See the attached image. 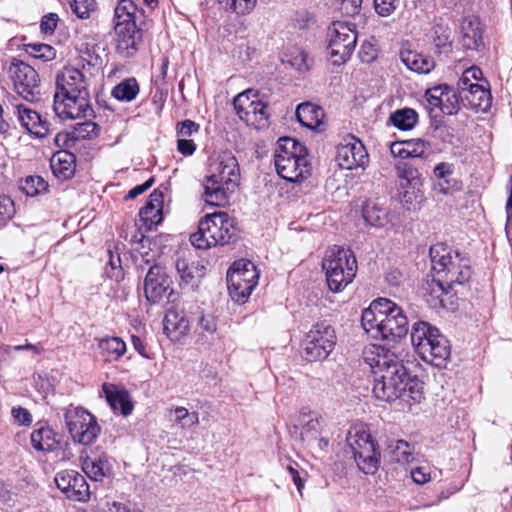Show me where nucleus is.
I'll return each mask as SVG.
<instances>
[{"mask_svg":"<svg viewBox=\"0 0 512 512\" xmlns=\"http://www.w3.org/2000/svg\"><path fill=\"white\" fill-rule=\"evenodd\" d=\"M83 472L93 481H102L112 473V466L106 454H100L96 457H85L81 459Z\"/></svg>","mask_w":512,"mask_h":512,"instance_id":"31","label":"nucleus"},{"mask_svg":"<svg viewBox=\"0 0 512 512\" xmlns=\"http://www.w3.org/2000/svg\"><path fill=\"white\" fill-rule=\"evenodd\" d=\"M175 268L179 275L181 285L194 286L199 278L204 275V266L194 261L190 254L186 255L183 253L179 255L176 262Z\"/></svg>","mask_w":512,"mask_h":512,"instance_id":"29","label":"nucleus"},{"mask_svg":"<svg viewBox=\"0 0 512 512\" xmlns=\"http://www.w3.org/2000/svg\"><path fill=\"white\" fill-rule=\"evenodd\" d=\"M473 21H464L462 25V31L464 38L468 39V43L466 44L470 47L472 44L477 45L478 41L481 39V33L478 28V23H476V28H473Z\"/></svg>","mask_w":512,"mask_h":512,"instance_id":"55","label":"nucleus"},{"mask_svg":"<svg viewBox=\"0 0 512 512\" xmlns=\"http://www.w3.org/2000/svg\"><path fill=\"white\" fill-rule=\"evenodd\" d=\"M363 0H337V7L343 15L356 16L360 13Z\"/></svg>","mask_w":512,"mask_h":512,"instance_id":"54","label":"nucleus"},{"mask_svg":"<svg viewBox=\"0 0 512 512\" xmlns=\"http://www.w3.org/2000/svg\"><path fill=\"white\" fill-rule=\"evenodd\" d=\"M11 416L16 423L22 426H29L33 421L31 413L21 406L13 407Z\"/></svg>","mask_w":512,"mask_h":512,"instance_id":"60","label":"nucleus"},{"mask_svg":"<svg viewBox=\"0 0 512 512\" xmlns=\"http://www.w3.org/2000/svg\"><path fill=\"white\" fill-rule=\"evenodd\" d=\"M170 412L174 415V422L182 429H190L199 424L198 412H189L183 406L172 408Z\"/></svg>","mask_w":512,"mask_h":512,"instance_id":"45","label":"nucleus"},{"mask_svg":"<svg viewBox=\"0 0 512 512\" xmlns=\"http://www.w3.org/2000/svg\"><path fill=\"white\" fill-rule=\"evenodd\" d=\"M433 43L439 53H447L451 50L450 34L442 27L434 29Z\"/></svg>","mask_w":512,"mask_h":512,"instance_id":"51","label":"nucleus"},{"mask_svg":"<svg viewBox=\"0 0 512 512\" xmlns=\"http://www.w3.org/2000/svg\"><path fill=\"white\" fill-rule=\"evenodd\" d=\"M346 441L353 452L359 470L367 475H374L379 469L380 451L367 427L363 424L352 426Z\"/></svg>","mask_w":512,"mask_h":512,"instance_id":"8","label":"nucleus"},{"mask_svg":"<svg viewBox=\"0 0 512 512\" xmlns=\"http://www.w3.org/2000/svg\"><path fill=\"white\" fill-rule=\"evenodd\" d=\"M390 152H391L392 156L395 158V161L396 160L409 161L408 159L411 158L410 154L408 153V149L406 147L405 141H399V142L392 143L390 146Z\"/></svg>","mask_w":512,"mask_h":512,"instance_id":"61","label":"nucleus"},{"mask_svg":"<svg viewBox=\"0 0 512 512\" xmlns=\"http://www.w3.org/2000/svg\"><path fill=\"white\" fill-rule=\"evenodd\" d=\"M440 337L445 336L441 334L437 328L430 326L427 322L419 321L412 326V345L415 352L427 363L429 360H434L432 350L436 346L435 344L440 341Z\"/></svg>","mask_w":512,"mask_h":512,"instance_id":"18","label":"nucleus"},{"mask_svg":"<svg viewBox=\"0 0 512 512\" xmlns=\"http://www.w3.org/2000/svg\"><path fill=\"white\" fill-rule=\"evenodd\" d=\"M26 50L32 57L43 61L53 60L56 56V50L52 46L44 43H30L27 45Z\"/></svg>","mask_w":512,"mask_h":512,"instance_id":"50","label":"nucleus"},{"mask_svg":"<svg viewBox=\"0 0 512 512\" xmlns=\"http://www.w3.org/2000/svg\"><path fill=\"white\" fill-rule=\"evenodd\" d=\"M259 274L256 266L248 260H238L227 272V286L231 299L245 303L256 287Z\"/></svg>","mask_w":512,"mask_h":512,"instance_id":"10","label":"nucleus"},{"mask_svg":"<svg viewBox=\"0 0 512 512\" xmlns=\"http://www.w3.org/2000/svg\"><path fill=\"white\" fill-rule=\"evenodd\" d=\"M364 354L373 373L372 391L377 399L390 402L403 398L408 403H420L424 399L423 383L409 376L402 360L394 352L372 345Z\"/></svg>","mask_w":512,"mask_h":512,"instance_id":"1","label":"nucleus"},{"mask_svg":"<svg viewBox=\"0 0 512 512\" xmlns=\"http://www.w3.org/2000/svg\"><path fill=\"white\" fill-rule=\"evenodd\" d=\"M116 52L124 58L133 57L139 50L142 41V30L136 23H126L124 26L114 25Z\"/></svg>","mask_w":512,"mask_h":512,"instance_id":"21","label":"nucleus"},{"mask_svg":"<svg viewBox=\"0 0 512 512\" xmlns=\"http://www.w3.org/2000/svg\"><path fill=\"white\" fill-rule=\"evenodd\" d=\"M362 217L364 221L376 228H387L394 225L393 215L378 201L369 199L362 206Z\"/></svg>","mask_w":512,"mask_h":512,"instance_id":"27","label":"nucleus"},{"mask_svg":"<svg viewBox=\"0 0 512 512\" xmlns=\"http://www.w3.org/2000/svg\"><path fill=\"white\" fill-rule=\"evenodd\" d=\"M177 150L183 156H191L196 151V144L187 138H178Z\"/></svg>","mask_w":512,"mask_h":512,"instance_id":"63","label":"nucleus"},{"mask_svg":"<svg viewBox=\"0 0 512 512\" xmlns=\"http://www.w3.org/2000/svg\"><path fill=\"white\" fill-rule=\"evenodd\" d=\"M408 153L411 158L422 157L427 150V143L422 139H411L405 141Z\"/></svg>","mask_w":512,"mask_h":512,"instance_id":"58","label":"nucleus"},{"mask_svg":"<svg viewBox=\"0 0 512 512\" xmlns=\"http://www.w3.org/2000/svg\"><path fill=\"white\" fill-rule=\"evenodd\" d=\"M99 127L95 122L84 121L77 123L74 128V135L77 139H90L98 135Z\"/></svg>","mask_w":512,"mask_h":512,"instance_id":"52","label":"nucleus"},{"mask_svg":"<svg viewBox=\"0 0 512 512\" xmlns=\"http://www.w3.org/2000/svg\"><path fill=\"white\" fill-rule=\"evenodd\" d=\"M400 0H373L377 14L382 17L390 16L398 7Z\"/></svg>","mask_w":512,"mask_h":512,"instance_id":"56","label":"nucleus"},{"mask_svg":"<svg viewBox=\"0 0 512 512\" xmlns=\"http://www.w3.org/2000/svg\"><path fill=\"white\" fill-rule=\"evenodd\" d=\"M164 332L173 341L180 340L189 331V320L183 311L169 309L163 320Z\"/></svg>","mask_w":512,"mask_h":512,"instance_id":"30","label":"nucleus"},{"mask_svg":"<svg viewBox=\"0 0 512 512\" xmlns=\"http://www.w3.org/2000/svg\"><path fill=\"white\" fill-rule=\"evenodd\" d=\"M98 348L105 361L112 362L120 359L126 352V343L116 336L99 340Z\"/></svg>","mask_w":512,"mask_h":512,"instance_id":"37","label":"nucleus"},{"mask_svg":"<svg viewBox=\"0 0 512 512\" xmlns=\"http://www.w3.org/2000/svg\"><path fill=\"white\" fill-rule=\"evenodd\" d=\"M65 422L73 441L82 445H90L100 433L96 418L82 407L67 409Z\"/></svg>","mask_w":512,"mask_h":512,"instance_id":"15","label":"nucleus"},{"mask_svg":"<svg viewBox=\"0 0 512 512\" xmlns=\"http://www.w3.org/2000/svg\"><path fill=\"white\" fill-rule=\"evenodd\" d=\"M139 84L133 77L126 78L117 84L111 92V95L122 102H131L139 93Z\"/></svg>","mask_w":512,"mask_h":512,"instance_id":"41","label":"nucleus"},{"mask_svg":"<svg viewBox=\"0 0 512 512\" xmlns=\"http://www.w3.org/2000/svg\"><path fill=\"white\" fill-rule=\"evenodd\" d=\"M53 108L61 120H73L93 114L89 91L72 95H54Z\"/></svg>","mask_w":512,"mask_h":512,"instance_id":"16","label":"nucleus"},{"mask_svg":"<svg viewBox=\"0 0 512 512\" xmlns=\"http://www.w3.org/2000/svg\"><path fill=\"white\" fill-rule=\"evenodd\" d=\"M21 190L27 195V196H37L41 193H44L47 191L48 184L42 178L41 176H27L22 182H21Z\"/></svg>","mask_w":512,"mask_h":512,"instance_id":"47","label":"nucleus"},{"mask_svg":"<svg viewBox=\"0 0 512 512\" xmlns=\"http://www.w3.org/2000/svg\"><path fill=\"white\" fill-rule=\"evenodd\" d=\"M171 281L165 269L160 265L149 268L144 280V293L148 302L159 303L170 289Z\"/></svg>","mask_w":512,"mask_h":512,"instance_id":"22","label":"nucleus"},{"mask_svg":"<svg viewBox=\"0 0 512 512\" xmlns=\"http://www.w3.org/2000/svg\"><path fill=\"white\" fill-rule=\"evenodd\" d=\"M464 106L476 112H487L492 105V95L489 82L485 79L475 82L474 87L459 95Z\"/></svg>","mask_w":512,"mask_h":512,"instance_id":"25","label":"nucleus"},{"mask_svg":"<svg viewBox=\"0 0 512 512\" xmlns=\"http://www.w3.org/2000/svg\"><path fill=\"white\" fill-rule=\"evenodd\" d=\"M217 2L227 11L246 15L255 8L257 0H217Z\"/></svg>","mask_w":512,"mask_h":512,"instance_id":"49","label":"nucleus"},{"mask_svg":"<svg viewBox=\"0 0 512 512\" xmlns=\"http://www.w3.org/2000/svg\"><path fill=\"white\" fill-rule=\"evenodd\" d=\"M50 167L54 176L59 180L70 179L76 170L75 155L67 150H60L52 155Z\"/></svg>","mask_w":512,"mask_h":512,"instance_id":"33","label":"nucleus"},{"mask_svg":"<svg viewBox=\"0 0 512 512\" xmlns=\"http://www.w3.org/2000/svg\"><path fill=\"white\" fill-rule=\"evenodd\" d=\"M430 258L432 270L451 288L454 284L462 285L471 278L470 260L458 252H452L444 244L431 246Z\"/></svg>","mask_w":512,"mask_h":512,"instance_id":"6","label":"nucleus"},{"mask_svg":"<svg viewBox=\"0 0 512 512\" xmlns=\"http://www.w3.org/2000/svg\"><path fill=\"white\" fill-rule=\"evenodd\" d=\"M328 50L332 63L341 65L352 55L357 43L355 25L345 21H335L329 28Z\"/></svg>","mask_w":512,"mask_h":512,"instance_id":"13","label":"nucleus"},{"mask_svg":"<svg viewBox=\"0 0 512 512\" xmlns=\"http://www.w3.org/2000/svg\"><path fill=\"white\" fill-rule=\"evenodd\" d=\"M238 227L235 218L227 212L218 211L207 214L200 220L198 231L191 234L190 242L200 250H207L218 245H227L235 241Z\"/></svg>","mask_w":512,"mask_h":512,"instance_id":"4","label":"nucleus"},{"mask_svg":"<svg viewBox=\"0 0 512 512\" xmlns=\"http://www.w3.org/2000/svg\"><path fill=\"white\" fill-rule=\"evenodd\" d=\"M445 284L446 283L440 276H437V278L433 277L426 281L423 289L430 297V299H427V302H429L431 306L437 307L438 305H443L442 296L446 293Z\"/></svg>","mask_w":512,"mask_h":512,"instance_id":"42","label":"nucleus"},{"mask_svg":"<svg viewBox=\"0 0 512 512\" xmlns=\"http://www.w3.org/2000/svg\"><path fill=\"white\" fill-rule=\"evenodd\" d=\"M320 429V421L317 417L309 419L302 427L301 437L303 440L311 441L313 437L317 436Z\"/></svg>","mask_w":512,"mask_h":512,"instance_id":"59","label":"nucleus"},{"mask_svg":"<svg viewBox=\"0 0 512 512\" xmlns=\"http://www.w3.org/2000/svg\"><path fill=\"white\" fill-rule=\"evenodd\" d=\"M72 12L80 19H88L97 9L95 0H66Z\"/></svg>","mask_w":512,"mask_h":512,"instance_id":"48","label":"nucleus"},{"mask_svg":"<svg viewBox=\"0 0 512 512\" xmlns=\"http://www.w3.org/2000/svg\"><path fill=\"white\" fill-rule=\"evenodd\" d=\"M361 324L374 339L395 341L408 333V319L402 308L387 298L372 301L362 312Z\"/></svg>","mask_w":512,"mask_h":512,"instance_id":"2","label":"nucleus"},{"mask_svg":"<svg viewBox=\"0 0 512 512\" xmlns=\"http://www.w3.org/2000/svg\"><path fill=\"white\" fill-rule=\"evenodd\" d=\"M418 115L413 109L397 110L390 116V121L401 130H410L417 123Z\"/></svg>","mask_w":512,"mask_h":512,"instance_id":"44","label":"nucleus"},{"mask_svg":"<svg viewBox=\"0 0 512 512\" xmlns=\"http://www.w3.org/2000/svg\"><path fill=\"white\" fill-rule=\"evenodd\" d=\"M233 105L239 118L247 125L256 129L268 125V104L260 98L258 91L247 89L239 93L234 98Z\"/></svg>","mask_w":512,"mask_h":512,"instance_id":"14","label":"nucleus"},{"mask_svg":"<svg viewBox=\"0 0 512 512\" xmlns=\"http://www.w3.org/2000/svg\"><path fill=\"white\" fill-rule=\"evenodd\" d=\"M435 345L432 350L434 360H429L428 363L438 368H445L451 356L449 340L446 337H440V341Z\"/></svg>","mask_w":512,"mask_h":512,"instance_id":"43","label":"nucleus"},{"mask_svg":"<svg viewBox=\"0 0 512 512\" xmlns=\"http://www.w3.org/2000/svg\"><path fill=\"white\" fill-rule=\"evenodd\" d=\"M425 96L431 111L438 109L443 114L454 115L459 110V94L446 84L427 89Z\"/></svg>","mask_w":512,"mask_h":512,"instance_id":"20","label":"nucleus"},{"mask_svg":"<svg viewBox=\"0 0 512 512\" xmlns=\"http://www.w3.org/2000/svg\"><path fill=\"white\" fill-rule=\"evenodd\" d=\"M346 441L353 452L359 470L367 475H374L379 469L380 451L367 427L363 424L352 426Z\"/></svg>","mask_w":512,"mask_h":512,"instance_id":"9","label":"nucleus"},{"mask_svg":"<svg viewBox=\"0 0 512 512\" xmlns=\"http://www.w3.org/2000/svg\"><path fill=\"white\" fill-rule=\"evenodd\" d=\"M240 170L237 159L231 153L220 154L210 166V175L204 183V201L221 207L228 203L230 195L238 187Z\"/></svg>","mask_w":512,"mask_h":512,"instance_id":"3","label":"nucleus"},{"mask_svg":"<svg viewBox=\"0 0 512 512\" xmlns=\"http://www.w3.org/2000/svg\"><path fill=\"white\" fill-rule=\"evenodd\" d=\"M401 62L411 71L419 74H428L435 67L432 57L416 51L401 50L399 54Z\"/></svg>","mask_w":512,"mask_h":512,"instance_id":"34","label":"nucleus"},{"mask_svg":"<svg viewBox=\"0 0 512 512\" xmlns=\"http://www.w3.org/2000/svg\"><path fill=\"white\" fill-rule=\"evenodd\" d=\"M7 75L13 84L14 91L28 102L40 99V77L38 72L29 64L15 57L11 58Z\"/></svg>","mask_w":512,"mask_h":512,"instance_id":"12","label":"nucleus"},{"mask_svg":"<svg viewBox=\"0 0 512 512\" xmlns=\"http://www.w3.org/2000/svg\"><path fill=\"white\" fill-rule=\"evenodd\" d=\"M386 450L395 462L408 464L414 460V448L404 440H390Z\"/></svg>","mask_w":512,"mask_h":512,"instance_id":"39","label":"nucleus"},{"mask_svg":"<svg viewBox=\"0 0 512 512\" xmlns=\"http://www.w3.org/2000/svg\"><path fill=\"white\" fill-rule=\"evenodd\" d=\"M337 336L334 327L326 320L314 323L306 333L303 345L309 361L326 359L334 350Z\"/></svg>","mask_w":512,"mask_h":512,"instance_id":"11","label":"nucleus"},{"mask_svg":"<svg viewBox=\"0 0 512 512\" xmlns=\"http://www.w3.org/2000/svg\"><path fill=\"white\" fill-rule=\"evenodd\" d=\"M198 325L202 329V331H205L209 334H213L217 329V323L214 316L207 314L202 315L199 318Z\"/></svg>","mask_w":512,"mask_h":512,"instance_id":"64","label":"nucleus"},{"mask_svg":"<svg viewBox=\"0 0 512 512\" xmlns=\"http://www.w3.org/2000/svg\"><path fill=\"white\" fill-rule=\"evenodd\" d=\"M274 164L278 175L289 182H300L310 175L306 147L294 138L277 141Z\"/></svg>","mask_w":512,"mask_h":512,"instance_id":"5","label":"nucleus"},{"mask_svg":"<svg viewBox=\"0 0 512 512\" xmlns=\"http://www.w3.org/2000/svg\"><path fill=\"white\" fill-rule=\"evenodd\" d=\"M336 161L342 169H364L369 163V155L364 144L350 135L337 146Z\"/></svg>","mask_w":512,"mask_h":512,"instance_id":"17","label":"nucleus"},{"mask_svg":"<svg viewBox=\"0 0 512 512\" xmlns=\"http://www.w3.org/2000/svg\"><path fill=\"white\" fill-rule=\"evenodd\" d=\"M326 281L332 292H340L349 285L357 273V261L350 249L331 247L322 261Z\"/></svg>","mask_w":512,"mask_h":512,"instance_id":"7","label":"nucleus"},{"mask_svg":"<svg viewBox=\"0 0 512 512\" xmlns=\"http://www.w3.org/2000/svg\"><path fill=\"white\" fill-rule=\"evenodd\" d=\"M14 114L21 126L31 135L37 138H44L49 134V122L43 119L35 110L24 104H17L14 106Z\"/></svg>","mask_w":512,"mask_h":512,"instance_id":"24","label":"nucleus"},{"mask_svg":"<svg viewBox=\"0 0 512 512\" xmlns=\"http://www.w3.org/2000/svg\"><path fill=\"white\" fill-rule=\"evenodd\" d=\"M394 169L402 189H407L410 186L415 187L421 183V174L411 161L396 160Z\"/></svg>","mask_w":512,"mask_h":512,"instance_id":"36","label":"nucleus"},{"mask_svg":"<svg viewBox=\"0 0 512 512\" xmlns=\"http://www.w3.org/2000/svg\"><path fill=\"white\" fill-rule=\"evenodd\" d=\"M482 70L478 67L466 69L457 83L458 94L461 95L474 87L475 82L484 81Z\"/></svg>","mask_w":512,"mask_h":512,"instance_id":"46","label":"nucleus"},{"mask_svg":"<svg viewBox=\"0 0 512 512\" xmlns=\"http://www.w3.org/2000/svg\"><path fill=\"white\" fill-rule=\"evenodd\" d=\"M30 442L35 450L42 452H51L59 444L57 434L48 426L34 429L30 435Z\"/></svg>","mask_w":512,"mask_h":512,"instance_id":"35","label":"nucleus"},{"mask_svg":"<svg viewBox=\"0 0 512 512\" xmlns=\"http://www.w3.org/2000/svg\"><path fill=\"white\" fill-rule=\"evenodd\" d=\"M163 198L162 192L157 190L153 191L149 195L145 206L139 211L140 220L148 230H151L162 222Z\"/></svg>","mask_w":512,"mask_h":512,"instance_id":"28","label":"nucleus"},{"mask_svg":"<svg viewBox=\"0 0 512 512\" xmlns=\"http://www.w3.org/2000/svg\"><path fill=\"white\" fill-rule=\"evenodd\" d=\"M55 483L65 496L77 502H86L90 498L89 485L79 472L75 470H62L55 476Z\"/></svg>","mask_w":512,"mask_h":512,"instance_id":"19","label":"nucleus"},{"mask_svg":"<svg viewBox=\"0 0 512 512\" xmlns=\"http://www.w3.org/2000/svg\"><path fill=\"white\" fill-rule=\"evenodd\" d=\"M436 182L434 189L441 194H452L461 189V184L453 177V167L451 164L441 162L434 168Z\"/></svg>","mask_w":512,"mask_h":512,"instance_id":"32","label":"nucleus"},{"mask_svg":"<svg viewBox=\"0 0 512 512\" xmlns=\"http://www.w3.org/2000/svg\"><path fill=\"white\" fill-rule=\"evenodd\" d=\"M15 213L14 202L8 196H0V229Z\"/></svg>","mask_w":512,"mask_h":512,"instance_id":"53","label":"nucleus"},{"mask_svg":"<svg viewBox=\"0 0 512 512\" xmlns=\"http://www.w3.org/2000/svg\"><path fill=\"white\" fill-rule=\"evenodd\" d=\"M58 20V15L55 13L43 16L40 24L41 31L45 34H52L57 27Z\"/></svg>","mask_w":512,"mask_h":512,"instance_id":"62","label":"nucleus"},{"mask_svg":"<svg viewBox=\"0 0 512 512\" xmlns=\"http://www.w3.org/2000/svg\"><path fill=\"white\" fill-rule=\"evenodd\" d=\"M200 125L192 120H184L177 124L176 130L179 138H187L199 132Z\"/></svg>","mask_w":512,"mask_h":512,"instance_id":"57","label":"nucleus"},{"mask_svg":"<svg viewBox=\"0 0 512 512\" xmlns=\"http://www.w3.org/2000/svg\"><path fill=\"white\" fill-rule=\"evenodd\" d=\"M102 393L115 413L128 416L132 413L134 405L129 392L121 386L113 383H104L102 385Z\"/></svg>","mask_w":512,"mask_h":512,"instance_id":"26","label":"nucleus"},{"mask_svg":"<svg viewBox=\"0 0 512 512\" xmlns=\"http://www.w3.org/2000/svg\"><path fill=\"white\" fill-rule=\"evenodd\" d=\"M296 117L303 126L315 129L321 124L323 111L311 103H302L296 109Z\"/></svg>","mask_w":512,"mask_h":512,"instance_id":"38","label":"nucleus"},{"mask_svg":"<svg viewBox=\"0 0 512 512\" xmlns=\"http://www.w3.org/2000/svg\"><path fill=\"white\" fill-rule=\"evenodd\" d=\"M136 12L137 5L132 0H119L114 9V25L136 23Z\"/></svg>","mask_w":512,"mask_h":512,"instance_id":"40","label":"nucleus"},{"mask_svg":"<svg viewBox=\"0 0 512 512\" xmlns=\"http://www.w3.org/2000/svg\"><path fill=\"white\" fill-rule=\"evenodd\" d=\"M88 91L87 79L79 69L67 66L57 73L54 95H72Z\"/></svg>","mask_w":512,"mask_h":512,"instance_id":"23","label":"nucleus"}]
</instances>
